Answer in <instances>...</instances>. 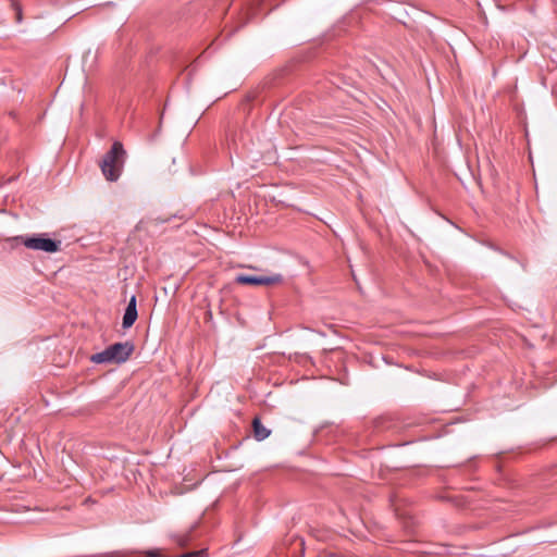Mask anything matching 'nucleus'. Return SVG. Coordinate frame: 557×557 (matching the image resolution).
<instances>
[{
  "mask_svg": "<svg viewBox=\"0 0 557 557\" xmlns=\"http://www.w3.org/2000/svg\"><path fill=\"white\" fill-rule=\"evenodd\" d=\"M124 157L125 150L122 143L114 141L111 149L103 156L100 162L102 174L108 181H117L124 164Z\"/></svg>",
  "mask_w": 557,
  "mask_h": 557,
  "instance_id": "nucleus-1",
  "label": "nucleus"
},
{
  "mask_svg": "<svg viewBox=\"0 0 557 557\" xmlns=\"http://www.w3.org/2000/svg\"><path fill=\"white\" fill-rule=\"evenodd\" d=\"M22 244L27 249L53 253L60 250L61 242L48 237L47 233L18 235L9 239Z\"/></svg>",
  "mask_w": 557,
  "mask_h": 557,
  "instance_id": "nucleus-2",
  "label": "nucleus"
},
{
  "mask_svg": "<svg viewBox=\"0 0 557 557\" xmlns=\"http://www.w3.org/2000/svg\"><path fill=\"white\" fill-rule=\"evenodd\" d=\"M134 345L131 342L115 343L107 347L104 350L97 352L90 357L94 363H123L132 352Z\"/></svg>",
  "mask_w": 557,
  "mask_h": 557,
  "instance_id": "nucleus-3",
  "label": "nucleus"
},
{
  "mask_svg": "<svg viewBox=\"0 0 557 557\" xmlns=\"http://www.w3.org/2000/svg\"><path fill=\"white\" fill-rule=\"evenodd\" d=\"M236 283L243 285H274L283 281L281 274L273 275H248L238 274L235 278Z\"/></svg>",
  "mask_w": 557,
  "mask_h": 557,
  "instance_id": "nucleus-4",
  "label": "nucleus"
},
{
  "mask_svg": "<svg viewBox=\"0 0 557 557\" xmlns=\"http://www.w3.org/2000/svg\"><path fill=\"white\" fill-rule=\"evenodd\" d=\"M138 313L136 308V296L133 295L128 301V305L125 309L124 315H123V322L122 325L124 329L131 327L135 321L137 320Z\"/></svg>",
  "mask_w": 557,
  "mask_h": 557,
  "instance_id": "nucleus-5",
  "label": "nucleus"
},
{
  "mask_svg": "<svg viewBox=\"0 0 557 557\" xmlns=\"http://www.w3.org/2000/svg\"><path fill=\"white\" fill-rule=\"evenodd\" d=\"M252 430L257 441H263L271 434V431L261 423L259 418L252 420Z\"/></svg>",
  "mask_w": 557,
  "mask_h": 557,
  "instance_id": "nucleus-6",
  "label": "nucleus"
},
{
  "mask_svg": "<svg viewBox=\"0 0 557 557\" xmlns=\"http://www.w3.org/2000/svg\"><path fill=\"white\" fill-rule=\"evenodd\" d=\"M207 556H208L207 549H200V550H196V552L184 553L176 557H207Z\"/></svg>",
  "mask_w": 557,
  "mask_h": 557,
  "instance_id": "nucleus-7",
  "label": "nucleus"
},
{
  "mask_svg": "<svg viewBox=\"0 0 557 557\" xmlns=\"http://www.w3.org/2000/svg\"><path fill=\"white\" fill-rule=\"evenodd\" d=\"M190 541V536L189 534H184V535H181L178 536L177 539V543L181 545V546H185L189 543Z\"/></svg>",
  "mask_w": 557,
  "mask_h": 557,
  "instance_id": "nucleus-8",
  "label": "nucleus"
},
{
  "mask_svg": "<svg viewBox=\"0 0 557 557\" xmlns=\"http://www.w3.org/2000/svg\"><path fill=\"white\" fill-rule=\"evenodd\" d=\"M146 557H164L158 549H149L145 552Z\"/></svg>",
  "mask_w": 557,
  "mask_h": 557,
  "instance_id": "nucleus-9",
  "label": "nucleus"
},
{
  "mask_svg": "<svg viewBox=\"0 0 557 557\" xmlns=\"http://www.w3.org/2000/svg\"><path fill=\"white\" fill-rule=\"evenodd\" d=\"M405 26L411 27V24L405 20H399Z\"/></svg>",
  "mask_w": 557,
  "mask_h": 557,
  "instance_id": "nucleus-10",
  "label": "nucleus"
}]
</instances>
